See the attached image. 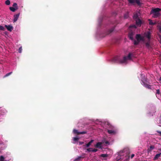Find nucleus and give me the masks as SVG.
Instances as JSON below:
<instances>
[{"label":"nucleus","mask_w":161,"mask_h":161,"mask_svg":"<svg viewBox=\"0 0 161 161\" xmlns=\"http://www.w3.org/2000/svg\"><path fill=\"white\" fill-rule=\"evenodd\" d=\"M87 151L88 152H92V148H89L87 149Z\"/></svg>","instance_id":"obj_34"},{"label":"nucleus","mask_w":161,"mask_h":161,"mask_svg":"<svg viewBox=\"0 0 161 161\" xmlns=\"http://www.w3.org/2000/svg\"><path fill=\"white\" fill-rule=\"evenodd\" d=\"M94 140H91V141L89 142L88 143L86 144V146L87 147H89V146L91 145V144L93 142Z\"/></svg>","instance_id":"obj_22"},{"label":"nucleus","mask_w":161,"mask_h":161,"mask_svg":"<svg viewBox=\"0 0 161 161\" xmlns=\"http://www.w3.org/2000/svg\"><path fill=\"white\" fill-rule=\"evenodd\" d=\"M12 72H10L9 73H7V74H6V75H4V78L6 77H7L9 75H10L11 74H12Z\"/></svg>","instance_id":"obj_28"},{"label":"nucleus","mask_w":161,"mask_h":161,"mask_svg":"<svg viewBox=\"0 0 161 161\" xmlns=\"http://www.w3.org/2000/svg\"><path fill=\"white\" fill-rule=\"evenodd\" d=\"M104 142L106 144H108V145L109 144V142L108 141H105Z\"/></svg>","instance_id":"obj_41"},{"label":"nucleus","mask_w":161,"mask_h":161,"mask_svg":"<svg viewBox=\"0 0 161 161\" xmlns=\"http://www.w3.org/2000/svg\"><path fill=\"white\" fill-rule=\"evenodd\" d=\"M73 133L76 134L77 135H79L80 134H84L86 133V131H83L81 132H79L78 131V130L76 129H74L73 131Z\"/></svg>","instance_id":"obj_9"},{"label":"nucleus","mask_w":161,"mask_h":161,"mask_svg":"<svg viewBox=\"0 0 161 161\" xmlns=\"http://www.w3.org/2000/svg\"><path fill=\"white\" fill-rule=\"evenodd\" d=\"M129 17V14L128 13H126L124 15V18L125 19H127Z\"/></svg>","instance_id":"obj_24"},{"label":"nucleus","mask_w":161,"mask_h":161,"mask_svg":"<svg viewBox=\"0 0 161 161\" xmlns=\"http://www.w3.org/2000/svg\"><path fill=\"white\" fill-rule=\"evenodd\" d=\"M130 3L134 5L135 3H137L138 5H140V2L139 0H128Z\"/></svg>","instance_id":"obj_6"},{"label":"nucleus","mask_w":161,"mask_h":161,"mask_svg":"<svg viewBox=\"0 0 161 161\" xmlns=\"http://www.w3.org/2000/svg\"><path fill=\"white\" fill-rule=\"evenodd\" d=\"M19 13L16 14L14 15V19L13 20L14 22H15L17 21L18 19V18L19 17Z\"/></svg>","instance_id":"obj_14"},{"label":"nucleus","mask_w":161,"mask_h":161,"mask_svg":"<svg viewBox=\"0 0 161 161\" xmlns=\"http://www.w3.org/2000/svg\"><path fill=\"white\" fill-rule=\"evenodd\" d=\"M4 158L3 156H0V161H4Z\"/></svg>","instance_id":"obj_27"},{"label":"nucleus","mask_w":161,"mask_h":161,"mask_svg":"<svg viewBox=\"0 0 161 161\" xmlns=\"http://www.w3.org/2000/svg\"><path fill=\"white\" fill-rule=\"evenodd\" d=\"M160 90L159 89H157L156 90V94H160Z\"/></svg>","instance_id":"obj_33"},{"label":"nucleus","mask_w":161,"mask_h":161,"mask_svg":"<svg viewBox=\"0 0 161 161\" xmlns=\"http://www.w3.org/2000/svg\"><path fill=\"white\" fill-rule=\"evenodd\" d=\"M157 132L159 133V136H161V131H158V130H157Z\"/></svg>","instance_id":"obj_40"},{"label":"nucleus","mask_w":161,"mask_h":161,"mask_svg":"<svg viewBox=\"0 0 161 161\" xmlns=\"http://www.w3.org/2000/svg\"><path fill=\"white\" fill-rule=\"evenodd\" d=\"M107 132L109 134L111 135H114L116 133V131L112 130H107Z\"/></svg>","instance_id":"obj_15"},{"label":"nucleus","mask_w":161,"mask_h":161,"mask_svg":"<svg viewBox=\"0 0 161 161\" xmlns=\"http://www.w3.org/2000/svg\"><path fill=\"white\" fill-rule=\"evenodd\" d=\"M5 3L7 5H9L10 3V1L9 0H7L5 2Z\"/></svg>","instance_id":"obj_26"},{"label":"nucleus","mask_w":161,"mask_h":161,"mask_svg":"<svg viewBox=\"0 0 161 161\" xmlns=\"http://www.w3.org/2000/svg\"><path fill=\"white\" fill-rule=\"evenodd\" d=\"M81 156L78 157L77 158L74 159V161H80L81 158H83Z\"/></svg>","instance_id":"obj_23"},{"label":"nucleus","mask_w":161,"mask_h":161,"mask_svg":"<svg viewBox=\"0 0 161 161\" xmlns=\"http://www.w3.org/2000/svg\"><path fill=\"white\" fill-rule=\"evenodd\" d=\"M7 112V111L5 109L3 108V109L1 110V112L3 113H4Z\"/></svg>","instance_id":"obj_30"},{"label":"nucleus","mask_w":161,"mask_h":161,"mask_svg":"<svg viewBox=\"0 0 161 161\" xmlns=\"http://www.w3.org/2000/svg\"><path fill=\"white\" fill-rule=\"evenodd\" d=\"M131 58V54L130 53L127 56H125L123 57V59L119 60V63H123L126 62L127 59L130 60Z\"/></svg>","instance_id":"obj_4"},{"label":"nucleus","mask_w":161,"mask_h":161,"mask_svg":"<svg viewBox=\"0 0 161 161\" xmlns=\"http://www.w3.org/2000/svg\"><path fill=\"white\" fill-rule=\"evenodd\" d=\"M161 154V153H159L158 154H156V155L155 156L154 158V160H156L158 159V158L160 156Z\"/></svg>","instance_id":"obj_20"},{"label":"nucleus","mask_w":161,"mask_h":161,"mask_svg":"<svg viewBox=\"0 0 161 161\" xmlns=\"http://www.w3.org/2000/svg\"><path fill=\"white\" fill-rule=\"evenodd\" d=\"M161 11V9L159 8H156L152 9L150 14H153V17L154 18H157L160 16L161 14L160 12Z\"/></svg>","instance_id":"obj_1"},{"label":"nucleus","mask_w":161,"mask_h":161,"mask_svg":"<svg viewBox=\"0 0 161 161\" xmlns=\"http://www.w3.org/2000/svg\"><path fill=\"white\" fill-rule=\"evenodd\" d=\"M151 34L150 31H148L145 33V36L148 39V40H150L151 39Z\"/></svg>","instance_id":"obj_11"},{"label":"nucleus","mask_w":161,"mask_h":161,"mask_svg":"<svg viewBox=\"0 0 161 161\" xmlns=\"http://www.w3.org/2000/svg\"><path fill=\"white\" fill-rule=\"evenodd\" d=\"M154 148L155 146L154 145L150 146L148 148L147 150V152L148 153L151 152L153 149H154Z\"/></svg>","instance_id":"obj_16"},{"label":"nucleus","mask_w":161,"mask_h":161,"mask_svg":"<svg viewBox=\"0 0 161 161\" xmlns=\"http://www.w3.org/2000/svg\"><path fill=\"white\" fill-rule=\"evenodd\" d=\"M159 80L161 81V77H160L159 79Z\"/></svg>","instance_id":"obj_44"},{"label":"nucleus","mask_w":161,"mask_h":161,"mask_svg":"<svg viewBox=\"0 0 161 161\" xmlns=\"http://www.w3.org/2000/svg\"><path fill=\"white\" fill-rule=\"evenodd\" d=\"M13 7H10V10L13 12H14L16 10L18 9V6L16 3H14L13 5Z\"/></svg>","instance_id":"obj_5"},{"label":"nucleus","mask_w":161,"mask_h":161,"mask_svg":"<svg viewBox=\"0 0 161 161\" xmlns=\"http://www.w3.org/2000/svg\"><path fill=\"white\" fill-rule=\"evenodd\" d=\"M135 20L136 25L138 27H140L142 23L141 20L139 18L135 19Z\"/></svg>","instance_id":"obj_8"},{"label":"nucleus","mask_w":161,"mask_h":161,"mask_svg":"<svg viewBox=\"0 0 161 161\" xmlns=\"http://www.w3.org/2000/svg\"><path fill=\"white\" fill-rule=\"evenodd\" d=\"M73 140L75 141H78L79 139V138L74 137L73 138Z\"/></svg>","instance_id":"obj_29"},{"label":"nucleus","mask_w":161,"mask_h":161,"mask_svg":"<svg viewBox=\"0 0 161 161\" xmlns=\"http://www.w3.org/2000/svg\"><path fill=\"white\" fill-rule=\"evenodd\" d=\"M135 34V32L134 31H130L129 32L128 34V37L131 40H134L133 36Z\"/></svg>","instance_id":"obj_7"},{"label":"nucleus","mask_w":161,"mask_h":161,"mask_svg":"<svg viewBox=\"0 0 161 161\" xmlns=\"http://www.w3.org/2000/svg\"><path fill=\"white\" fill-rule=\"evenodd\" d=\"M114 30V28H112V29H111V30H110L109 31V33H111Z\"/></svg>","instance_id":"obj_39"},{"label":"nucleus","mask_w":161,"mask_h":161,"mask_svg":"<svg viewBox=\"0 0 161 161\" xmlns=\"http://www.w3.org/2000/svg\"><path fill=\"white\" fill-rule=\"evenodd\" d=\"M22 49L21 47H20L18 50V52L19 53H21L22 51Z\"/></svg>","instance_id":"obj_32"},{"label":"nucleus","mask_w":161,"mask_h":161,"mask_svg":"<svg viewBox=\"0 0 161 161\" xmlns=\"http://www.w3.org/2000/svg\"><path fill=\"white\" fill-rule=\"evenodd\" d=\"M4 27L2 26H1V25H0V30H4Z\"/></svg>","instance_id":"obj_37"},{"label":"nucleus","mask_w":161,"mask_h":161,"mask_svg":"<svg viewBox=\"0 0 161 161\" xmlns=\"http://www.w3.org/2000/svg\"><path fill=\"white\" fill-rule=\"evenodd\" d=\"M134 154H132L131 155V158H132L134 156Z\"/></svg>","instance_id":"obj_43"},{"label":"nucleus","mask_w":161,"mask_h":161,"mask_svg":"<svg viewBox=\"0 0 161 161\" xmlns=\"http://www.w3.org/2000/svg\"><path fill=\"white\" fill-rule=\"evenodd\" d=\"M146 47L147 48L150 49L151 48V47L150 45V40H148V41L145 43Z\"/></svg>","instance_id":"obj_12"},{"label":"nucleus","mask_w":161,"mask_h":161,"mask_svg":"<svg viewBox=\"0 0 161 161\" xmlns=\"http://www.w3.org/2000/svg\"><path fill=\"white\" fill-rule=\"evenodd\" d=\"M118 57H116L114 58V59H113V61H114V62H116V61L118 60Z\"/></svg>","instance_id":"obj_36"},{"label":"nucleus","mask_w":161,"mask_h":161,"mask_svg":"<svg viewBox=\"0 0 161 161\" xmlns=\"http://www.w3.org/2000/svg\"><path fill=\"white\" fill-rule=\"evenodd\" d=\"M136 38L137 41L134 40V44L135 45H137L141 41H142L143 39V38L140 34H136Z\"/></svg>","instance_id":"obj_3"},{"label":"nucleus","mask_w":161,"mask_h":161,"mask_svg":"<svg viewBox=\"0 0 161 161\" xmlns=\"http://www.w3.org/2000/svg\"><path fill=\"white\" fill-rule=\"evenodd\" d=\"M108 156V155L107 154H101L100 155V157H103V158H106V157H107Z\"/></svg>","instance_id":"obj_25"},{"label":"nucleus","mask_w":161,"mask_h":161,"mask_svg":"<svg viewBox=\"0 0 161 161\" xmlns=\"http://www.w3.org/2000/svg\"><path fill=\"white\" fill-rule=\"evenodd\" d=\"M158 29L159 32L160 33H161V26H158Z\"/></svg>","instance_id":"obj_35"},{"label":"nucleus","mask_w":161,"mask_h":161,"mask_svg":"<svg viewBox=\"0 0 161 161\" xmlns=\"http://www.w3.org/2000/svg\"><path fill=\"white\" fill-rule=\"evenodd\" d=\"M148 20L149 21V24L150 25H153L156 24V22H154V23L153 22L152 20L150 19H149Z\"/></svg>","instance_id":"obj_19"},{"label":"nucleus","mask_w":161,"mask_h":161,"mask_svg":"<svg viewBox=\"0 0 161 161\" xmlns=\"http://www.w3.org/2000/svg\"><path fill=\"white\" fill-rule=\"evenodd\" d=\"M102 145V143L100 142H98L97 143L95 147H101Z\"/></svg>","instance_id":"obj_21"},{"label":"nucleus","mask_w":161,"mask_h":161,"mask_svg":"<svg viewBox=\"0 0 161 161\" xmlns=\"http://www.w3.org/2000/svg\"><path fill=\"white\" fill-rule=\"evenodd\" d=\"M130 28H133L135 29H136L137 28L136 26L135 25H131V26H130Z\"/></svg>","instance_id":"obj_31"},{"label":"nucleus","mask_w":161,"mask_h":161,"mask_svg":"<svg viewBox=\"0 0 161 161\" xmlns=\"http://www.w3.org/2000/svg\"><path fill=\"white\" fill-rule=\"evenodd\" d=\"M5 26L8 30L9 31H11L13 29V27L11 25H5Z\"/></svg>","instance_id":"obj_13"},{"label":"nucleus","mask_w":161,"mask_h":161,"mask_svg":"<svg viewBox=\"0 0 161 161\" xmlns=\"http://www.w3.org/2000/svg\"><path fill=\"white\" fill-rule=\"evenodd\" d=\"M140 15V13L139 12L135 13L133 16L134 19L135 20L137 19H139V16Z\"/></svg>","instance_id":"obj_10"},{"label":"nucleus","mask_w":161,"mask_h":161,"mask_svg":"<svg viewBox=\"0 0 161 161\" xmlns=\"http://www.w3.org/2000/svg\"><path fill=\"white\" fill-rule=\"evenodd\" d=\"M84 142H79V144L80 145H82L84 143Z\"/></svg>","instance_id":"obj_42"},{"label":"nucleus","mask_w":161,"mask_h":161,"mask_svg":"<svg viewBox=\"0 0 161 161\" xmlns=\"http://www.w3.org/2000/svg\"><path fill=\"white\" fill-rule=\"evenodd\" d=\"M143 86L146 88H148V89H151V86L149 85H148L146 83H145L144 82H143Z\"/></svg>","instance_id":"obj_17"},{"label":"nucleus","mask_w":161,"mask_h":161,"mask_svg":"<svg viewBox=\"0 0 161 161\" xmlns=\"http://www.w3.org/2000/svg\"><path fill=\"white\" fill-rule=\"evenodd\" d=\"M98 150L97 149H92V152H96Z\"/></svg>","instance_id":"obj_38"},{"label":"nucleus","mask_w":161,"mask_h":161,"mask_svg":"<svg viewBox=\"0 0 161 161\" xmlns=\"http://www.w3.org/2000/svg\"><path fill=\"white\" fill-rule=\"evenodd\" d=\"M124 153L126 154L125 157H127V158L125 159V161H128L130 157L129 154L130 153L129 149L128 148H125L123 150L120 151L119 154L120 155H122V153Z\"/></svg>","instance_id":"obj_2"},{"label":"nucleus","mask_w":161,"mask_h":161,"mask_svg":"<svg viewBox=\"0 0 161 161\" xmlns=\"http://www.w3.org/2000/svg\"><path fill=\"white\" fill-rule=\"evenodd\" d=\"M107 125H108V126H107V127L108 128L112 129H114V127L111 125H110L109 123L107 122Z\"/></svg>","instance_id":"obj_18"}]
</instances>
